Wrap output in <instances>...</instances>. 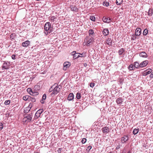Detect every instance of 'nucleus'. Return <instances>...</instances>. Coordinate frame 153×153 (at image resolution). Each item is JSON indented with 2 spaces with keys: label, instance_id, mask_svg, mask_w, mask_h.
<instances>
[{
  "label": "nucleus",
  "instance_id": "c756f323",
  "mask_svg": "<svg viewBox=\"0 0 153 153\" xmlns=\"http://www.w3.org/2000/svg\"><path fill=\"white\" fill-rule=\"evenodd\" d=\"M123 2V0H116V3L117 5H120Z\"/></svg>",
  "mask_w": 153,
  "mask_h": 153
},
{
  "label": "nucleus",
  "instance_id": "473e14b6",
  "mask_svg": "<svg viewBox=\"0 0 153 153\" xmlns=\"http://www.w3.org/2000/svg\"><path fill=\"white\" fill-rule=\"evenodd\" d=\"M30 96L28 95H26L23 97V99L25 101L27 100L28 99H29Z\"/></svg>",
  "mask_w": 153,
  "mask_h": 153
},
{
  "label": "nucleus",
  "instance_id": "603ef678",
  "mask_svg": "<svg viewBox=\"0 0 153 153\" xmlns=\"http://www.w3.org/2000/svg\"><path fill=\"white\" fill-rule=\"evenodd\" d=\"M123 138H124V137H122L121 138V142H122V143H123V142H124V140Z\"/></svg>",
  "mask_w": 153,
  "mask_h": 153
},
{
  "label": "nucleus",
  "instance_id": "7c9ffc66",
  "mask_svg": "<svg viewBox=\"0 0 153 153\" xmlns=\"http://www.w3.org/2000/svg\"><path fill=\"white\" fill-rule=\"evenodd\" d=\"M93 38H91V39H90V40H88L87 41V42L86 43V45L88 46H89L90 45V44L92 40L93 39Z\"/></svg>",
  "mask_w": 153,
  "mask_h": 153
},
{
  "label": "nucleus",
  "instance_id": "864d4df0",
  "mask_svg": "<svg viewBox=\"0 0 153 153\" xmlns=\"http://www.w3.org/2000/svg\"><path fill=\"white\" fill-rule=\"evenodd\" d=\"M133 37H131V40H135L134 37V35H133Z\"/></svg>",
  "mask_w": 153,
  "mask_h": 153
},
{
  "label": "nucleus",
  "instance_id": "2eb2a0df",
  "mask_svg": "<svg viewBox=\"0 0 153 153\" xmlns=\"http://www.w3.org/2000/svg\"><path fill=\"white\" fill-rule=\"evenodd\" d=\"M139 56L141 57L146 58L148 56L147 54L144 51L141 52L139 54Z\"/></svg>",
  "mask_w": 153,
  "mask_h": 153
},
{
  "label": "nucleus",
  "instance_id": "4c0bfd02",
  "mask_svg": "<svg viewBox=\"0 0 153 153\" xmlns=\"http://www.w3.org/2000/svg\"><path fill=\"white\" fill-rule=\"evenodd\" d=\"M86 139L85 138H84L82 139L81 142L82 144H84L86 142Z\"/></svg>",
  "mask_w": 153,
  "mask_h": 153
},
{
  "label": "nucleus",
  "instance_id": "a878e982",
  "mask_svg": "<svg viewBox=\"0 0 153 153\" xmlns=\"http://www.w3.org/2000/svg\"><path fill=\"white\" fill-rule=\"evenodd\" d=\"M139 131V128H137V129L135 128L133 130V133L135 135L138 133Z\"/></svg>",
  "mask_w": 153,
  "mask_h": 153
},
{
  "label": "nucleus",
  "instance_id": "393cba45",
  "mask_svg": "<svg viewBox=\"0 0 153 153\" xmlns=\"http://www.w3.org/2000/svg\"><path fill=\"white\" fill-rule=\"evenodd\" d=\"M46 94H44L42 97V99L41 100V102L42 103L44 104V103L45 101H44V100H45L46 99Z\"/></svg>",
  "mask_w": 153,
  "mask_h": 153
},
{
  "label": "nucleus",
  "instance_id": "6e6d98bb",
  "mask_svg": "<svg viewBox=\"0 0 153 153\" xmlns=\"http://www.w3.org/2000/svg\"><path fill=\"white\" fill-rule=\"evenodd\" d=\"M52 30H51V29H50V31H49V33H50L52 31Z\"/></svg>",
  "mask_w": 153,
  "mask_h": 153
},
{
  "label": "nucleus",
  "instance_id": "680f3d73",
  "mask_svg": "<svg viewBox=\"0 0 153 153\" xmlns=\"http://www.w3.org/2000/svg\"><path fill=\"white\" fill-rule=\"evenodd\" d=\"M39 153L38 152H35V153Z\"/></svg>",
  "mask_w": 153,
  "mask_h": 153
},
{
  "label": "nucleus",
  "instance_id": "de8ad7c7",
  "mask_svg": "<svg viewBox=\"0 0 153 153\" xmlns=\"http://www.w3.org/2000/svg\"><path fill=\"white\" fill-rule=\"evenodd\" d=\"M10 37L12 39H13L14 38V36L13 34H11L10 36Z\"/></svg>",
  "mask_w": 153,
  "mask_h": 153
},
{
  "label": "nucleus",
  "instance_id": "1a4fd4ad",
  "mask_svg": "<svg viewBox=\"0 0 153 153\" xmlns=\"http://www.w3.org/2000/svg\"><path fill=\"white\" fill-rule=\"evenodd\" d=\"M148 63V61L146 60L143 61L140 63V68L146 67Z\"/></svg>",
  "mask_w": 153,
  "mask_h": 153
},
{
  "label": "nucleus",
  "instance_id": "5fc2aeb1",
  "mask_svg": "<svg viewBox=\"0 0 153 153\" xmlns=\"http://www.w3.org/2000/svg\"><path fill=\"white\" fill-rule=\"evenodd\" d=\"M120 148L119 146H118L116 147V149H118Z\"/></svg>",
  "mask_w": 153,
  "mask_h": 153
},
{
  "label": "nucleus",
  "instance_id": "4be33fe9",
  "mask_svg": "<svg viewBox=\"0 0 153 153\" xmlns=\"http://www.w3.org/2000/svg\"><path fill=\"white\" fill-rule=\"evenodd\" d=\"M134 64H130L128 67V69L130 70H134L135 69V68H134Z\"/></svg>",
  "mask_w": 153,
  "mask_h": 153
},
{
  "label": "nucleus",
  "instance_id": "79ce46f5",
  "mask_svg": "<svg viewBox=\"0 0 153 153\" xmlns=\"http://www.w3.org/2000/svg\"><path fill=\"white\" fill-rule=\"evenodd\" d=\"M27 91L29 93H32L33 92L31 88H28L27 89Z\"/></svg>",
  "mask_w": 153,
  "mask_h": 153
},
{
  "label": "nucleus",
  "instance_id": "e433bc0d",
  "mask_svg": "<svg viewBox=\"0 0 153 153\" xmlns=\"http://www.w3.org/2000/svg\"><path fill=\"white\" fill-rule=\"evenodd\" d=\"M10 100H6L4 102V104L5 105H7L9 104L10 103Z\"/></svg>",
  "mask_w": 153,
  "mask_h": 153
},
{
  "label": "nucleus",
  "instance_id": "3c124183",
  "mask_svg": "<svg viewBox=\"0 0 153 153\" xmlns=\"http://www.w3.org/2000/svg\"><path fill=\"white\" fill-rule=\"evenodd\" d=\"M54 17L53 16H52L51 19V21L53 22L54 21Z\"/></svg>",
  "mask_w": 153,
  "mask_h": 153
},
{
  "label": "nucleus",
  "instance_id": "cd10ccee",
  "mask_svg": "<svg viewBox=\"0 0 153 153\" xmlns=\"http://www.w3.org/2000/svg\"><path fill=\"white\" fill-rule=\"evenodd\" d=\"M123 139L124 140V141L123 142V143H125L126 142V141L128 140V136L127 135H124V136Z\"/></svg>",
  "mask_w": 153,
  "mask_h": 153
},
{
  "label": "nucleus",
  "instance_id": "9b49d317",
  "mask_svg": "<svg viewBox=\"0 0 153 153\" xmlns=\"http://www.w3.org/2000/svg\"><path fill=\"white\" fill-rule=\"evenodd\" d=\"M134 67L135 68L137 69H139L140 68V64H139V62L137 61L135 62L134 63Z\"/></svg>",
  "mask_w": 153,
  "mask_h": 153
},
{
  "label": "nucleus",
  "instance_id": "a18cd8bd",
  "mask_svg": "<svg viewBox=\"0 0 153 153\" xmlns=\"http://www.w3.org/2000/svg\"><path fill=\"white\" fill-rule=\"evenodd\" d=\"M32 106H33V103L30 102L29 103V104L27 107H29L30 108V109L32 107Z\"/></svg>",
  "mask_w": 153,
  "mask_h": 153
},
{
  "label": "nucleus",
  "instance_id": "0eeeda50",
  "mask_svg": "<svg viewBox=\"0 0 153 153\" xmlns=\"http://www.w3.org/2000/svg\"><path fill=\"white\" fill-rule=\"evenodd\" d=\"M141 29L137 27L135 30V35L136 36H139L141 33Z\"/></svg>",
  "mask_w": 153,
  "mask_h": 153
},
{
  "label": "nucleus",
  "instance_id": "052dcab7",
  "mask_svg": "<svg viewBox=\"0 0 153 153\" xmlns=\"http://www.w3.org/2000/svg\"><path fill=\"white\" fill-rule=\"evenodd\" d=\"M134 39H136V37H134Z\"/></svg>",
  "mask_w": 153,
  "mask_h": 153
},
{
  "label": "nucleus",
  "instance_id": "aec40b11",
  "mask_svg": "<svg viewBox=\"0 0 153 153\" xmlns=\"http://www.w3.org/2000/svg\"><path fill=\"white\" fill-rule=\"evenodd\" d=\"M74 99V95L72 93H70L68 95V99L69 100H71Z\"/></svg>",
  "mask_w": 153,
  "mask_h": 153
},
{
  "label": "nucleus",
  "instance_id": "f257e3e1",
  "mask_svg": "<svg viewBox=\"0 0 153 153\" xmlns=\"http://www.w3.org/2000/svg\"><path fill=\"white\" fill-rule=\"evenodd\" d=\"M53 85H55L54 87L53 88V91L51 94V95L52 96L56 95L59 92L61 86L60 85L58 86V85L56 84H55Z\"/></svg>",
  "mask_w": 153,
  "mask_h": 153
},
{
  "label": "nucleus",
  "instance_id": "37998d69",
  "mask_svg": "<svg viewBox=\"0 0 153 153\" xmlns=\"http://www.w3.org/2000/svg\"><path fill=\"white\" fill-rule=\"evenodd\" d=\"M149 77L151 79L153 78V71H152V72H151V74L150 75Z\"/></svg>",
  "mask_w": 153,
  "mask_h": 153
},
{
  "label": "nucleus",
  "instance_id": "bb28decb",
  "mask_svg": "<svg viewBox=\"0 0 153 153\" xmlns=\"http://www.w3.org/2000/svg\"><path fill=\"white\" fill-rule=\"evenodd\" d=\"M30 108L29 107H27L24 109V112L25 114H27L30 111Z\"/></svg>",
  "mask_w": 153,
  "mask_h": 153
},
{
  "label": "nucleus",
  "instance_id": "c85d7f7f",
  "mask_svg": "<svg viewBox=\"0 0 153 153\" xmlns=\"http://www.w3.org/2000/svg\"><path fill=\"white\" fill-rule=\"evenodd\" d=\"M125 51L123 48H121L118 51V53L119 55H121L125 52Z\"/></svg>",
  "mask_w": 153,
  "mask_h": 153
},
{
  "label": "nucleus",
  "instance_id": "6e6552de",
  "mask_svg": "<svg viewBox=\"0 0 153 153\" xmlns=\"http://www.w3.org/2000/svg\"><path fill=\"white\" fill-rule=\"evenodd\" d=\"M152 70L151 69H149L145 71L143 73V75L146 76L147 75L150 74L152 72Z\"/></svg>",
  "mask_w": 153,
  "mask_h": 153
},
{
  "label": "nucleus",
  "instance_id": "2f4dec72",
  "mask_svg": "<svg viewBox=\"0 0 153 153\" xmlns=\"http://www.w3.org/2000/svg\"><path fill=\"white\" fill-rule=\"evenodd\" d=\"M148 33V30L147 29H145L144 30L143 32V35L144 36H146Z\"/></svg>",
  "mask_w": 153,
  "mask_h": 153
},
{
  "label": "nucleus",
  "instance_id": "c03bdc74",
  "mask_svg": "<svg viewBox=\"0 0 153 153\" xmlns=\"http://www.w3.org/2000/svg\"><path fill=\"white\" fill-rule=\"evenodd\" d=\"M3 125L1 123H0V130H1L3 128Z\"/></svg>",
  "mask_w": 153,
  "mask_h": 153
},
{
  "label": "nucleus",
  "instance_id": "c9c22d12",
  "mask_svg": "<svg viewBox=\"0 0 153 153\" xmlns=\"http://www.w3.org/2000/svg\"><path fill=\"white\" fill-rule=\"evenodd\" d=\"M90 19L93 21L94 22L95 21V18L94 16H90Z\"/></svg>",
  "mask_w": 153,
  "mask_h": 153
},
{
  "label": "nucleus",
  "instance_id": "13d9d810",
  "mask_svg": "<svg viewBox=\"0 0 153 153\" xmlns=\"http://www.w3.org/2000/svg\"><path fill=\"white\" fill-rule=\"evenodd\" d=\"M29 94H30V95H33V93H31H31H30Z\"/></svg>",
  "mask_w": 153,
  "mask_h": 153
},
{
  "label": "nucleus",
  "instance_id": "b1692460",
  "mask_svg": "<svg viewBox=\"0 0 153 153\" xmlns=\"http://www.w3.org/2000/svg\"><path fill=\"white\" fill-rule=\"evenodd\" d=\"M88 33L89 35L90 36H91V35L92 36H94L95 34L93 30L92 29H90L89 30Z\"/></svg>",
  "mask_w": 153,
  "mask_h": 153
},
{
  "label": "nucleus",
  "instance_id": "423d86ee",
  "mask_svg": "<svg viewBox=\"0 0 153 153\" xmlns=\"http://www.w3.org/2000/svg\"><path fill=\"white\" fill-rule=\"evenodd\" d=\"M79 53H76L75 51H73L71 53V55L73 56L74 59H76L79 57L80 55H79Z\"/></svg>",
  "mask_w": 153,
  "mask_h": 153
},
{
  "label": "nucleus",
  "instance_id": "ddd939ff",
  "mask_svg": "<svg viewBox=\"0 0 153 153\" xmlns=\"http://www.w3.org/2000/svg\"><path fill=\"white\" fill-rule=\"evenodd\" d=\"M102 130L103 133L107 134L109 132V128L107 127H105L102 128Z\"/></svg>",
  "mask_w": 153,
  "mask_h": 153
},
{
  "label": "nucleus",
  "instance_id": "4468645a",
  "mask_svg": "<svg viewBox=\"0 0 153 153\" xmlns=\"http://www.w3.org/2000/svg\"><path fill=\"white\" fill-rule=\"evenodd\" d=\"M108 45L111 46L112 45V40L110 38H108L105 42Z\"/></svg>",
  "mask_w": 153,
  "mask_h": 153
},
{
  "label": "nucleus",
  "instance_id": "5701e85b",
  "mask_svg": "<svg viewBox=\"0 0 153 153\" xmlns=\"http://www.w3.org/2000/svg\"><path fill=\"white\" fill-rule=\"evenodd\" d=\"M79 55H80L79 57H85L86 56V53L84 51L82 53H79Z\"/></svg>",
  "mask_w": 153,
  "mask_h": 153
},
{
  "label": "nucleus",
  "instance_id": "4d7b16f0",
  "mask_svg": "<svg viewBox=\"0 0 153 153\" xmlns=\"http://www.w3.org/2000/svg\"><path fill=\"white\" fill-rule=\"evenodd\" d=\"M127 153H132L130 151H129Z\"/></svg>",
  "mask_w": 153,
  "mask_h": 153
},
{
  "label": "nucleus",
  "instance_id": "39448f33",
  "mask_svg": "<svg viewBox=\"0 0 153 153\" xmlns=\"http://www.w3.org/2000/svg\"><path fill=\"white\" fill-rule=\"evenodd\" d=\"M71 65L70 63L68 62H66L63 64V70H66L67 68H68Z\"/></svg>",
  "mask_w": 153,
  "mask_h": 153
},
{
  "label": "nucleus",
  "instance_id": "8fccbe9b",
  "mask_svg": "<svg viewBox=\"0 0 153 153\" xmlns=\"http://www.w3.org/2000/svg\"><path fill=\"white\" fill-rule=\"evenodd\" d=\"M92 146H88L87 147V149H88L89 151H90V149H91Z\"/></svg>",
  "mask_w": 153,
  "mask_h": 153
},
{
  "label": "nucleus",
  "instance_id": "f03ea898",
  "mask_svg": "<svg viewBox=\"0 0 153 153\" xmlns=\"http://www.w3.org/2000/svg\"><path fill=\"white\" fill-rule=\"evenodd\" d=\"M32 114H25L24 115L23 122L25 123H28L30 122L32 120Z\"/></svg>",
  "mask_w": 153,
  "mask_h": 153
},
{
  "label": "nucleus",
  "instance_id": "bf43d9fd",
  "mask_svg": "<svg viewBox=\"0 0 153 153\" xmlns=\"http://www.w3.org/2000/svg\"><path fill=\"white\" fill-rule=\"evenodd\" d=\"M86 65H87V64H86V63H85L84 64V66H86Z\"/></svg>",
  "mask_w": 153,
  "mask_h": 153
},
{
  "label": "nucleus",
  "instance_id": "49530a36",
  "mask_svg": "<svg viewBox=\"0 0 153 153\" xmlns=\"http://www.w3.org/2000/svg\"><path fill=\"white\" fill-rule=\"evenodd\" d=\"M94 85V83L91 82L90 83V86L91 87L93 88Z\"/></svg>",
  "mask_w": 153,
  "mask_h": 153
},
{
  "label": "nucleus",
  "instance_id": "7ed1b4c3",
  "mask_svg": "<svg viewBox=\"0 0 153 153\" xmlns=\"http://www.w3.org/2000/svg\"><path fill=\"white\" fill-rule=\"evenodd\" d=\"M51 27V23L49 22H46L45 25L44 26V28L45 30H46L47 32V34H48V31L50 29Z\"/></svg>",
  "mask_w": 153,
  "mask_h": 153
},
{
  "label": "nucleus",
  "instance_id": "e2e57ef3",
  "mask_svg": "<svg viewBox=\"0 0 153 153\" xmlns=\"http://www.w3.org/2000/svg\"><path fill=\"white\" fill-rule=\"evenodd\" d=\"M112 153V152H109V153Z\"/></svg>",
  "mask_w": 153,
  "mask_h": 153
},
{
  "label": "nucleus",
  "instance_id": "f704fd0d",
  "mask_svg": "<svg viewBox=\"0 0 153 153\" xmlns=\"http://www.w3.org/2000/svg\"><path fill=\"white\" fill-rule=\"evenodd\" d=\"M103 5L107 7L109 5V3L107 1H104L103 3L102 4Z\"/></svg>",
  "mask_w": 153,
  "mask_h": 153
},
{
  "label": "nucleus",
  "instance_id": "20e7f679",
  "mask_svg": "<svg viewBox=\"0 0 153 153\" xmlns=\"http://www.w3.org/2000/svg\"><path fill=\"white\" fill-rule=\"evenodd\" d=\"M43 110L42 109H40L37 111L35 115V118L37 119L39 117L40 114L43 112Z\"/></svg>",
  "mask_w": 153,
  "mask_h": 153
},
{
  "label": "nucleus",
  "instance_id": "72a5a7b5",
  "mask_svg": "<svg viewBox=\"0 0 153 153\" xmlns=\"http://www.w3.org/2000/svg\"><path fill=\"white\" fill-rule=\"evenodd\" d=\"M76 97L78 99H79L81 97V94L80 93H78L76 94Z\"/></svg>",
  "mask_w": 153,
  "mask_h": 153
},
{
  "label": "nucleus",
  "instance_id": "6ab92c4d",
  "mask_svg": "<svg viewBox=\"0 0 153 153\" xmlns=\"http://www.w3.org/2000/svg\"><path fill=\"white\" fill-rule=\"evenodd\" d=\"M70 8L72 11L75 12L78 11V8H77V7L76 6L71 5L70 7Z\"/></svg>",
  "mask_w": 153,
  "mask_h": 153
},
{
  "label": "nucleus",
  "instance_id": "a19ab883",
  "mask_svg": "<svg viewBox=\"0 0 153 153\" xmlns=\"http://www.w3.org/2000/svg\"><path fill=\"white\" fill-rule=\"evenodd\" d=\"M30 98L32 102H35L36 101V99L34 97H30Z\"/></svg>",
  "mask_w": 153,
  "mask_h": 153
},
{
  "label": "nucleus",
  "instance_id": "a211bd4d",
  "mask_svg": "<svg viewBox=\"0 0 153 153\" xmlns=\"http://www.w3.org/2000/svg\"><path fill=\"white\" fill-rule=\"evenodd\" d=\"M109 33V31L107 28H104L102 31V34L105 36H107L108 35Z\"/></svg>",
  "mask_w": 153,
  "mask_h": 153
},
{
  "label": "nucleus",
  "instance_id": "ea45409f",
  "mask_svg": "<svg viewBox=\"0 0 153 153\" xmlns=\"http://www.w3.org/2000/svg\"><path fill=\"white\" fill-rule=\"evenodd\" d=\"M55 85H53L51 88L49 89V92H51L52 91H53V88L54 87Z\"/></svg>",
  "mask_w": 153,
  "mask_h": 153
},
{
  "label": "nucleus",
  "instance_id": "f8f14e48",
  "mask_svg": "<svg viewBox=\"0 0 153 153\" xmlns=\"http://www.w3.org/2000/svg\"><path fill=\"white\" fill-rule=\"evenodd\" d=\"M111 19L109 18H107L105 16H104L102 18V20L103 22L108 23H110V21L111 20Z\"/></svg>",
  "mask_w": 153,
  "mask_h": 153
},
{
  "label": "nucleus",
  "instance_id": "09e8293b",
  "mask_svg": "<svg viewBox=\"0 0 153 153\" xmlns=\"http://www.w3.org/2000/svg\"><path fill=\"white\" fill-rule=\"evenodd\" d=\"M16 56L15 55H13L12 56V58L13 59H16Z\"/></svg>",
  "mask_w": 153,
  "mask_h": 153
},
{
  "label": "nucleus",
  "instance_id": "58836bf2",
  "mask_svg": "<svg viewBox=\"0 0 153 153\" xmlns=\"http://www.w3.org/2000/svg\"><path fill=\"white\" fill-rule=\"evenodd\" d=\"M32 93H33V96H35L36 95H37L39 94V93L38 92H35V91H34V92L33 91L32 92Z\"/></svg>",
  "mask_w": 153,
  "mask_h": 153
},
{
  "label": "nucleus",
  "instance_id": "412c9836",
  "mask_svg": "<svg viewBox=\"0 0 153 153\" xmlns=\"http://www.w3.org/2000/svg\"><path fill=\"white\" fill-rule=\"evenodd\" d=\"M147 13L149 16H152L153 14V9L152 8H150Z\"/></svg>",
  "mask_w": 153,
  "mask_h": 153
},
{
  "label": "nucleus",
  "instance_id": "f3484780",
  "mask_svg": "<svg viewBox=\"0 0 153 153\" xmlns=\"http://www.w3.org/2000/svg\"><path fill=\"white\" fill-rule=\"evenodd\" d=\"M123 102V100L121 97L117 98L116 100V102L118 105H121Z\"/></svg>",
  "mask_w": 153,
  "mask_h": 153
},
{
  "label": "nucleus",
  "instance_id": "dca6fc26",
  "mask_svg": "<svg viewBox=\"0 0 153 153\" xmlns=\"http://www.w3.org/2000/svg\"><path fill=\"white\" fill-rule=\"evenodd\" d=\"M30 42L28 40H27L22 43V46L24 47H27L30 45Z\"/></svg>",
  "mask_w": 153,
  "mask_h": 153
},
{
  "label": "nucleus",
  "instance_id": "9d476101",
  "mask_svg": "<svg viewBox=\"0 0 153 153\" xmlns=\"http://www.w3.org/2000/svg\"><path fill=\"white\" fill-rule=\"evenodd\" d=\"M9 68V65L7 64L6 62H5L3 64L2 67V69L3 70L4 69H8Z\"/></svg>",
  "mask_w": 153,
  "mask_h": 153
}]
</instances>
